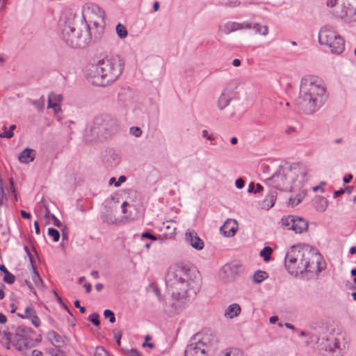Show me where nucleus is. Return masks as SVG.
Wrapping results in <instances>:
<instances>
[{"mask_svg":"<svg viewBox=\"0 0 356 356\" xmlns=\"http://www.w3.org/2000/svg\"><path fill=\"white\" fill-rule=\"evenodd\" d=\"M232 97L228 92L227 88H224L218 101V106L220 110L227 106L232 100Z\"/></svg>","mask_w":356,"mask_h":356,"instance_id":"a211bd4d","label":"nucleus"},{"mask_svg":"<svg viewBox=\"0 0 356 356\" xmlns=\"http://www.w3.org/2000/svg\"><path fill=\"white\" fill-rule=\"evenodd\" d=\"M33 354V356H43V354L41 351L40 350H34L32 353Z\"/></svg>","mask_w":356,"mask_h":356,"instance_id":"e2e57ef3","label":"nucleus"},{"mask_svg":"<svg viewBox=\"0 0 356 356\" xmlns=\"http://www.w3.org/2000/svg\"><path fill=\"white\" fill-rule=\"evenodd\" d=\"M320 254L307 246L292 245L285 255L284 266L289 273L294 276L303 273H318Z\"/></svg>","mask_w":356,"mask_h":356,"instance_id":"f03ea898","label":"nucleus"},{"mask_svg":"<svg viewBox=\"0 0 356 356\" xmlns=\"http://www.w3.org/2000/svg\"><path fill=\"white\" fill-rule=\"evenodd\" d=\"M318 42L321 44L327 45L332 54H340L344 50V40L330 25L321 29Z\"/></svg>","mask_w":356,"mask_h":356,"instance_id":"1a4fd4ad","label":"nucleus"},{"mask_svg":"<svg viewBox=\"0 0 356 356\" xmlns=\"http://www.w3.org/2000/svg\"><path fill=\"white\" fill-rule=\"evenodd\" d=\"M344 193V190L341 188L338 191H336L334 193V197H339L341 196V195H343Z\"/></svg>","mask_w":356,"mask_h":356,"instance_id":"603ef678","label":"nucleus"},{"mask_svg":"<svg viewBox=\"0 0 356 356\" xmlns=\"http://www.w3.org/2000/svg\"><path fill=\"white\" fill-rule=\"evenodd\" d=\"M232 65L234 67H238L241 65V60L238 58H235L232 61Z\"/></svg>","mask_w":356,"mask_h":356,"instance_id":"052dcab7","label":"nucleus"},{"mask_svg":"<svg viewBox=\"0 0 356 356\" xmlns=\"http://www.w3.org/2000/svg\"><path fill=\"white\" fill-rule=\"evenodd\" d=\"M353 179L352 175H348L347 176H345L343 179V181L344 183L348 184L350 181V180Z\"/></svg>","mask_w":356,"mask_h":356,"instance_id":"13d9d810","label":"nucleus"},{"mask_svg":"<svg viewBox=\"0 0 356 356\" xmlns=\"http://www.w3.org/2000/svg\"><path fill=\"white\" fill-rule=\"evenodd\" d=\"M159 8V3L158 1H156L154 3L153 5V10L154 12L157 11Z\"/></svg>","mask_w":356,"mask_h":356,"instance_id":"338daca9","label":"nucleus"},{"mask_svg":"<svg viewBox=\"0 0 356 356\" xmlns=\"http://www.w3.org/2000/svg\"><path fill=\"white\" fill-rule=\"evenodd\" d=\"M34 151L30 148H26L19 155L18 159L21 163H29L34 160Z\"/></svg>","mask_w":356,"mask_h":356,"instance_id":"6ab92c4d","label":"nucleus"},{"mask_svg":"<svg viewBox=\"0 0 356 356\" xmlns=\"http://www.w3.org/2000/svg\"><path fill=\"white\" fill-rule=\"evenodd\" d=\"M83 287L85 288L86 292L87 293H89L91 291L92 286H91V284L90 283L84 284Z\"/></svg>","mask_w":356,"mask_h":356,"instance_id":"864d4df0","label":"nucleus"},{"mask_svg":"<svg viewBox=\"0 0 356 356\" xmlns=\"http://www.w3.org/2000/svg\"><path fill=\"white\" fill-rule=\"evenodd\" d=\"M34 227H35V231L36 234H40V227H39L38 221H35Z\"/></svg>","mask_w":356,"mask_h":356,"instance_id":"bf43d9fd","label":"nucleus"},{"mask_svg":"<svg viewBox=\"0 0 356 356\" xmlns=\"http://www.w3.org/2000/svg\"><path fill=\"white\" fill-rule=\"evenodd\" d=\"M48 234L53 238L54 241L58 242L60 238V233L54 228L48 229Z\"/></svg>","mask_w":356,"mask_h":356,"instance_id":"473e14b6","label":"nucleus"},{"mask_svg":"<svg viewBox=\"0 0 356 356\" xmlns=\"http://www.w3.org/2000/svg\"><path fill=\"white\" fill-rule=\"evenodd\" d=\"M328 205V201L323 196H319L316 199L315 208L318 211L323 212L326 210Z\"/></svg>","mask_w":356,"mask_h":356,"instance_id":"5701e85b","label":"nucleus"},{"mask_svg":"<svg viewBox=\"0 0 356 356\" xmlns=\"http://www.w3.org/2000/svg\"><path fill=\"white\" fill-rule=\"evenodd\" d=\"M104 316L106 318H109V321L111 323H115V317L114 313L110 309H106L104 312Z\"/></svg>","mask_w":356,"mask_h":356,"instance_id":"e433bc0d","label":"nucleus"},{"mask_svg":"<svg viewBox=\"0 0 356 356\" xmlns=\"http://www.w3.org/2000/svg\"><path fill=\"white\" fill-rule=\"evenodd\" d=\"M277 198V193L276 191H271L269 194L264 198L262 202V208L266 210H268L271 207H273L275 204V200Z\"/></svg>","mask_w":356,"mask_h":356,"instance_id":"412c9836","label":"nucleus"},{"mask_svg":"<svg viewBox=\"0 0 356 356\" xmlns=\"http://www.w3.org/2000/svg\"><path fill=\"white\" fill-rule=\"evenodd\" d=\"M47 336L51 343L58 348H60L64 343L62 337L54 331L49 332Z\"/></svg>","mask_w":356,"mask_h":356,"instance_id":"4be33fe9","label":"nucleus"},{"mask_svg":"<svg viewBox=\"0 0 356 356\" xmlns=\"http://www.w3.org/2000/svg\"><path fill=\"white\" fill-rule=\"evenodd\" d=\"M24 249H25V251H26V252L29 254V257H30V261H31V265H32V264H33V262H34V261H33V258L32 255L30 254L29 250V248H28L26 246H25Z\"/></svg>","mask_w":356,"mask_h":356,"instance_id":"680f3d73","label":"nucleus"},{"mask_svg":"<svg viewBox=\"0 0 356 356\" xmlns=\"http://www.w3.org/2000/svg\"><path fill=\"white\" fill-rule=\"evenodd\" d=\"M166 284L173 298L185 300L194 297L200 291V280L195 270L177 266L168 270Z\"/></svg>","mask_w":356,"mask_h":356,"instance_id":"f257e3e1","label":"nucleus"},{"mask_svg":"<svg viewBox=\"0 0 356 356\" xmlns=\"http://www.w3.org/2000/svg\"><path fill=\"white\" fill-rule=\"evenodd\" d=\"M35 310L32 307H27L24 310V314H18V316L22 318H31L32 314L35 313Z\"/></svg>","mask_w":356,"mask_h":356,"instance_id":"2f4dec72","label":"nucleus"},{"mask_svg":"<svg viewBox=\"0 0 356 356\" xmlns=\"http://www.w3.org/2000/svg\"><path fill=\"white\" fill-rule=\"evenodd\" d=\"M254 183H250L248 186V192L254 193Z\"/></svg>","mask_w":356,"mask_h":356,"instance_id":"0e129e2a","label":"nucleus"},{"mask_svg":"<svg viewBox=\"0 0 356 356\" xmlns=\"http://www.w3.org/2000/svg\"><path fill=\"white\" fill-rule=\"evenodd\" d=\"M308 169L306 166L293 163L290 166L280 167L271 177L266 180L269 186L285 192L300 189L307 181Z\"/></svg>","mask_w":356,"mask_h":356,"instance_id":"39448f33","label":"nucleus"},{"mask_svg":"<svg viewBox=\"0 0 356 356\" xmlns=\"http://www.w3.org/2000/svg\"><path fill=\"white\" fill-rule=\"evenodd\" d=\"M54 97H60V95H56V94H51L49 96V100H48V107L52 108L54 109L56 112H57L58 110H60L59 105L56 102H53V98Z\"/></svg>","mask_w":356,"mask_h":356,"instance_id":"c85d7f7f","label":"nucleus"},{"mask_svg":"<svg viewBox=\"0 0 356 356\" xmlns=\"http://www.w3.org/2000/svg\"><path fill=\"white\" fill-rule=\"evenodd\" d=\"M31 266L33 268L32 280L35 286L38 288L41 289L43 286V282L39 275L38 272L36 270V267L34 266V264H32Z\"/></svg>","mask_w":356,"mask_h":356,"instance_id":"b1692460","label":"nucleus"},{"mask_svg":"<svg viewBox=\"0 0 356 356\" xmlns=\"http://www.w3.org/2000/svg\"><path fill=\"white\" fill-rule=\"evenodd\" d=\"M334 14L341 19L347 17L356 21V0H341Z\"/></svg>","mask_w":356,"mask_h":356,"instance_id":"9d476101","label":"nucleus"},{"mask_svg":"<svg viewBox=\"0 0 356 356\" xmlns=\"http://www.w3.org/2000/svg\"><path fill=\"white\" fill-rule=\"evenodd\" d=\"M16 125L13 124L10 129L7 130L6 127H3V132L0 135L1 137L10 138L13 136V130L15 129Z\"/></svg>","mask_w":356,"mask_h":356,"instance_id":"7c9ffc66","label":"nucleus"},{"mask_svg":"<svg viewBox=\"0 0 356 356\" xmlns=\"http://www.w3.org/2000/svg\"><path fill=\"white\" fill-rule=\"evenodd\" d=\"M277 321H278V318H277V316H271V317L270 318V320H269V321H270V323H275V322H277Z\"/></svg>","mask_w":356,"mask_h":356,"instance_id":"774afa93","label":"nucleus"},{"mask_svg":"<svg viewBox=\"0 0 356 356\" xmlns=\"http://www.w3.org/2000/svg\"><path fill=\"white\" fill-rule=\"evenodd\" d=\"M282 222L286 228L293 230L298 234H301L308 229V222L299 216H288L282 218Z\"/></svg>","mask_w":356,"mask_h":356,"instance_id":"9b49d317","label":"nucleus"},{"mask_svg":"<svg viewBox=\"0 0 356 356\" xmlns=\"http://www.w3.org/2000/svg\"><path fill=\"white\" fill-rule=\"evenodd\" d=\"M30 331H31L30 328L23 326V325L19 326L16 329L17 334L20 335V336H22V334H28L30 332Z\"/></svg>","mask_w":356,"mask_h":356,"instance_id":"4c0bfd02","label":"nucleus"},{"mask_svg":"<svg viewBox=\"0 0 356 356\" xmlns=\"http://www.w3.org/2000/svg\"><path fill=\"white\" fill-rule=\"evenodd\" d=\"M99 316L98 314L92 313V314H90L89 316L88 319L95 326H99L100 325V321H99Z\"/></svg>","mask_w":356,"mask_h":356,"instance_id":"c9c22d12","label":"nucleus"},{"mask_svg":"<svg viewBox=\"0 0 356 356\" xmlns=\"http://www.w3.org/2000/svg\"><path fill=\"white\" fill-rule=\"evenodd\" d=\"M202 136L207 138L209 140H214V137L212 135H209L208 131L207 130H204L202 131Z\"/></svg>","mask_w":356,"mask_h":356,"instance_id":"09e8293b","label":"nucleus"},{"mask_svg":"<svg viewBox=\"0 0 356 356\" xmlns=\"http://www.w3.org/2000/svg\"><path fill=\"white\" fill-rule=\"evenodd\" d=\"M28 318L31 321L33 325L35 327H40V320L38 318V316L35 314V312L33 314H32L31 318Z\"/></svg>","mask_w":356,"mask_h":356,"instance_id":"79ce46f5","label":"nucleus"},{"mask_svg":"<svg viewBox=\"0 0 356 356\" xmlns=\"http://www.w3.org/2000/svg\"><path fill=\"white\" fill-rule=\"evenodd\" d=\"M3 282L12 284L15 281V277L14 275L11 274L9 271H6L5 275L3 278Z\"/></svg>","mask_w":356,"mask_h":356,"instance_id":"72a5a7b5","label":"nucleus"},{"mask_svg":"<svg viewBox=\"0 0 356 356\" xmlns=\"http://www.w3.org/2000/svg\"><path fill=\"white\" fill-rule=\"evenodd\" d=\"M254 187L256 188L254 191V193H260L261 191H263V186L259 184H257L256 185H254Z\"/></svg>","mask_w":356,"mask_h":356,"instance_id":"3c124183","label":"nucleus"},{"mask_svg":"<svg viewBox=\"0 0 356 356\" xmlns=\"http://www.w3.org/2000/svg\"><path fill=\"white\" fill-rule=\"evenodd\" d=\"M241 312V308L238 304L234 303L230 305L225 310L224 315L229 318L238 316Z\"/></svg>","mask_w":356,"mask_h":356,"instance_id":"aec40b11","label":"nucleus"},{"mask_svg":"<svg viewBox=\"0 0 356 356\" xmlns=\"http://www.w3.org/2000/svg\"><path fill=\"white\" fill-rule=\"evenodd\" d=\"M238 229L237 221L233 219H227L220 227V232L226 237H232L235 235Z\"/></svg>","mask_w":356,"mask_h":356,"instance_id":"4468645a","label":"nucleus"},{"mask_svg":"<svg viewBox=\"0 0 356 356\" xmlns=\"http://www.w3.org/2000/svg\"><path fill=\"white\" fill-rule=\"evenodd\" d=\"M76 24L75 25L83 28V33H79L81 37L79 40H74L75 44H84L92 41V37L88 23L92 24L96 33L94 40H97L104 33L105 26V13L96 4H86L83 6L81 12H76Z\"/></svg>","mask_w":356,"mask_h":356,"instance_id":"20e7f679","label":"nucleus"},{"mask_svg":"<svg viewBox=\"0 0 356 356\" xmlns=\"http://www.w3.org/2000/svg\"><path fill=\"white\" fill-rule=\"evenodd\" d=\"M252 28L254 29L256 33L262 35H266L268 33V28L266 25L255 24Z\"/></svg>","mask_w":356,"mask_h":356,"instance_id":"cd10ccee","label":"nucleus"},{"mask_svg":"<svg viewBox=\"0 0 356 356\" xmlns=\"http://www.w3.org/2000/svg\"><path fill=\"white\" fill-rule=\"evenodd\" d=\"M336 3H337V0H327V6L330 8H333L336 5Z\"/></svg>","mask_w":356,"mask_h":356,"instance_id":"6e6d98bb","label":"nucleus"},{"mask_svg":"<svg viewBox=\"0 0 356 356\" xmlns=\"http://www.w3.org/2000/svg\"><path fill=\"white\" fill-rule=\"evenodd\" d=\"M126 181V177L123 175L120 176L118 179V181H115V179L114 177H112L109 182L111 184H114L115 186L118 187L120 186V184Z\"/></svg>","mask_w":356,"mask_h":356,"instance_id":"a19ab883","label":"nucleus"},{"mask_svg":"<svg viewBox=\"0 0 356 356\" xmlns=\"http://www.w3.org/2000/svg\"><path fill=\"white\" fill-rule=\"evenodd\" d=\"M350 274L354 276L353 282L356 284V269H352Z\"/></svg>","mask_w":356,"mask_h":356,"instance_id":"69168bd1","label":"nucleus"},{"mask_svg":"<svg viewBox=\"0 0 356 356\" xmlns=\"http://www.w3.org/2000/svg\"><path fill=\"white\" fill-rule=\"evenodd\" d=\"M76 12L72 9H66L60 17L61 33L63 40L65 43L72 48H82L88 44L91 41L84 44H75L74 40H79L81 37L80 33H83V28L75 25L76 24Z\"/></svg>","mask_w":356,"mask_h":356,"instance_id":"0eeeda50","label":"nucleus"},{"mask_svg":"<svg viewBox=\"0 0 356 356\" xmlns=\"http://www.w3.org/2000/svg\"><path fill=\"white\" fill-rule=\"evenodd\" d=\"M6 321H7L6 316L4 314H3L2 313H0V323L4 324L6 323Z\"/></svg>","mask_w":356,"mask_h":356,"instance_id":"4d7b16f0","label":"nucleus"},{"mask_svg":"<svg viewBox=\"0 0 356 356\" xmlns=\"http://www.w3.org/2000/svg\"><path fill=\"white\" fill-rule=\"evenodd\" d=\"M325 94V88L321 80L313 77L302 79L296 106L299 111L312 114L322 106Z\"/></svg>","mask_w":356,"mask_h":356,"instance_id":"7ed1b4c3","label":"nucleus"},{"mask_svg":"<svg viewBox=\"0 0 356 356\" xmlns=\"http://www.w3.org/2000/svg\"><path fill=\"white\" fill-rule=\"evenodd\" d=\"M51 218L54 220L53 224L54 226L57 227H61L60 221L54 215H51Z\"/></svg>","mask_w":356,"mask_h":356,"instance_id":"c03bdc74","label":"nucleus"},{"mask_svg":"<svg viewBox=\"0 0 356 356\" xmlns=\"http://www.w3.org/2000/svg\"><path fill=\"white\" fill-rule=\"evenodd\" d=\"M47 352L51 356H65L64 352L60 349L49 348Z\"/></svg>","mask_w":356,"mask_h":356,"instance_id":"ea45409f","label":"nucleus"},{"mask_svg":"<svg viewBox=\"0 0 356 356\" xmlns=\"http://www.w3.org/2000/svg\"><path fill=\"white\" fill-rule=\"evenodd\" d=\"M222 356H243V353L238 348H230L226 350Z\"/></svg>","mask_w":356,"mask_h":356,"instance_id":"c756f323","label":"nucleus"},{"mask_svg":"<svg viewBox=\"0 0 356 356\" xmlns=\"http://www.w3.org/2000/svg\"><path fill=\"white\" fill-rule=\"evenodd\" d=\"M94 356H110V355H109V353L102 346H97L95 348Z\"/></svg>","mask_w":356,"mask_h":356,"instance_id":"f704fd0d","label":"nucleus"},{"mask_svg":"<svg viewBox=\"0 0 356 356\" xmlns=\"http://www.w3.org/2000/svg\"><path fill=\"white\" fill-rule=\"evenodd\" d=\"M163 225L165 226V227L167 230H168V232L167 234H175V231L176 229V228L175 227H172L169 225H165V222L163 223Z\"/></svg>","mask_w":356,"mask_h":356,"instance_id":"a18cd8bd","label":"nucleus"},{"mask_svg":"<svg viewBox=\"0 0 356 356\" xmlns=\"http://www.w3.org/2000/svg\"><path fill=\"white\" fill-rule=\"evenodd\" d=\"M237 188L241 189L244 186V181L241 179H237L235 182Z\"/></svg>","mask_w":356,"mask_h":356,"instance_id":"49530a36","label":"nucleus"},{"mask_svg":"<svg viewBox=\"0 0 356 356\" xmlns=\"http://www.w3.org/2000/svg\"><path fill=\"white\" fill-rule=\"evenodd\" d=\"M200 343H191L185 350V356H207V353L202 348Z\"/></svg>","mask_w":356,"mask_h":356,"instance_id":"dca6fc26","label":"nucleus"},{"mask_svg":"<svg viewBox=\"0 0 356 356\" xmlns=\"http://www.w3.org/2000/svg\"><path fill=\"white\" fill-rule=\"evenodd\" d=\"M115 31L118 36L121 39L125 38L128 34L126 26L120 23L117 24Z\"/></svg>","mask_w":356,"mask_h":356,"instance_id":"393cba45","label":"nucleus"},{"mask_svg":"<svg viewBox=\"0 0 356 356\" xmlns=\"http://www.w3.org/2000/svg\"><path fill=\"white\" fill-rule=\"evenodd\" d=\"M142 236H143V237L148 238H150L154 241H155L156 239V236H154V235H152L149 233H145Z\"/></svg>","mask_w":356,"mask_h":356,"instance_id":"5fc2aeb1","label":"nucleus"},{"mask_svg":"<svg viewBox=\"0 0 356 356\" xmlns=\"http://www.w3.org/2000/svg\"><path fill=\"white\" fill-rule=\"evenodd\" d=\"M220 29H222L225 34L228 35L237 31L243 29H252V26L250 23L246 22H243L242 23L227 22L223 25L222 27H220Z\"/></svg>","mask_w":356,"mask_h":356,"instance_id":"f8f14e48","label":"nucleus"},{"mask_svg":"<svg viewBox=\"0 0 356 356\" xmlns=\"http://www.w3.org/2000/svg\"><path fill=\"white\" fill-rule=\"evenodd\" d=\"M130 132L132 135L135 136L136 137H139L142 134L141 129L138 127H133L130 129Z\"/></svg>","mask_w":356,"mask_h":356,"instance_id":"37998d69","label":"nucleus"},{"mask_svg":"<svg viewBox=\"0 0 356 356\" xmlns=\"http://www.w3.org/2000/svg\"><path fill=\"white\" fill-rule=\"evenodd\" d=\"M116 121L108 115H100L95 118L90 130L86 134L87 142L102 140L108 138L115 131Z\"/></svg>","mask_w":356,"mask_h":356,"instance_id":"6e6552de","label":"nucleus"},{"mask_svg":"<svg viewBox=\"0 0 356 356\" xmlns=\"http://www.w3.org/2000/svg\"><path fill=\"white\" fill-rule=\"evenodd\" d=\"M273 252V250L271 248L267 246L264 248L259 253V255L263 257L265 261H268L271 259V254Z\"/></svg>","mask_w":356,"mask_h":356,"instance_id":"a878e982","label":"nucleus"},{"mask_svg":"<svg viewBox=\"0 0 356 356\" xmlns=\"http://www.w3.org/2000/svg\"><path fill=\"white\" fill-rule=\"evenodd\" d=\"M122 70V63L119 58H106L97 64L88 65L87 75L92 84L106 86L118 79Z\"/></svg>","mask_w":356,"mask_h":356,"instance_id":"423d86ee","label":"nucleus"},{"mask_svg":"<svg viewBox=\"0 0 356 356\" xmlns=\"http://www.w3.org/2000/svg\"><path fill=\"white\" fill-rule=\"evenodd\" d=\"M4 198H5V194H4L3 188L1 186H0V206L2 205Z\"/></svg>","mask_w":356,"mask_h":356,"instance_id":"de8ad7c7","label":"nucleus"},{"mask_svg":"<svg viewBox=\"0 0 356 356\" xmlns=\"http://www.w3.org/2000/svg\"><path fill=\"white\" fill-rule=\"evenodd\" d=\"M196 343L202 345V348L209 353V349L216 344L217 339L213 334L205 332Z\"/></svg>","mask_w":356,"mask_h":356,"instance_id":"2eb2a0df","label":"nucleus"},{"mask_svg":"<svg viewBox=\"0 0 356 356\" xmlns=\"http://www.w3.org/2000/svg\"><path fill=\"white\" fill-rule=\"evenodd\" d=\"M268 277L265 271L258 270L253 275V280L257 283H260Z\"/></svg>","mask_w":356,"mask_h":356,"instance_id":"bb28decb","label":"nucleus"},{"mask_svg":"<svg viewBox=\"0 0 356 356\" xmlns=\"http://www.w3.org/2000/svg\"><path fill=\"white\" fill-rule=\"evenodd\" d=\"M21 216L26 219H29L31 218V214L24 210H22L20 211Z\"/></svg>","mask_w":356,"mask_h":356,"instance_id":"8fccbe9b","label":"nucleus"},{"mask_svg":"<svg viewBox=\"0 0 356 356\" xmlns=\"http://www.w3.org/2000/svg\"><path fill=\"white\" fill-rule=\"evenodd\" d=\"M186 240L191 247L197 250L204 248V243L193 229H188L186 232Z\"/></svg>","mask_w":356,"mask_h":356,"instance_id":"ddd939ff","label":"nucleus"},{"mask_svg":"<svg viewBox=\"0 0 356 356\" xmlns=\"http://www.w3.org/2000/svg\"><path fill=\"white\" fill-rule=\"evenodd\" d=\"M113 337L118 346L121 345L122 332L115 329L113 330Z\"/></svg>","mask_w":356,"mask_h":356,"instance_id":"58836bf2","label":"nucleus"},{"mask_svg":"<svg viewBox=\"0 0 356 356\" xmlns=\"http://www.w3.org/2000/svg\"><path fill=\"white\" fill-rule=\"evenodd\" d=\"M291 193H296L294 197H291L289 199V205L291 207H295L299 204L302 200L305 198L306 192L303 189V186L300 188V189L293 190V191H291Z\"/></svg>","mask_w":356,"mask_h":356,"instance_id":"f3484780","label":"nucleus"}]
</instances>
